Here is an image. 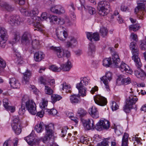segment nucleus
<instances>
[{
  "instance_id": "1",
  "label": "nucleus",
  "mask_w": 146,
  "mask_h": 146,
  "mask_svg": "<svg viewBox=\"0 0 146 146\" xmlns=\"http://www.w3.org/2000/svg\"><path fill=\"white\" fill-rule=\"evenodd\" d=\"M86 34L87 38L91 41L88 44V54L89 56H93L96 51V47L92 43V40L98 41L99 40V36L98 33H92V32H86Z\"/></svg>"
},
{
  "instance_id": "2",
  "label": "nucleus",
  "mask_w": 146,
  "mask_h": 146,
  "mask_svg": "<svg viewBox=\"0 0 146 146\" xmlns=\"http://www.w3.org/2000/svg\"><path fill=\"white\" fill-rule=\"evenodd\" d=\"M80 82L76 85V88L78 90L79 93L81 96L84 97L86 96V88L84 86H86L90 82V79L88 77H84L80 78Z\"/></svg>"
},
{
  "instance_id": "3",
  "label": "nucleus",
  "mask_w": 146,
  "mask_h": 146,
  "mask_svg": "<svg viewBox=\"0 0 146 146\" xmlns=\"http://www.w3.org/2000/svg\"><path fill=\"white\" fill-rule=\"evenodd\" d=\"M138 6L135 9V13L137 14V17L139 19H143L144 16L145 11V6L146 1L143 0H137Z\"/></svg>"
},
{
  "instance_id": "4",
  "label": "nucleus",
  "mask_w": 146,
  "mask_h": 146,
  "mask_svg": "<svg viewBox=\"0 0 146 146\" xmlns=\"http://www.w3.org/2000/svg\"><path fill=\"white\" fill-rule=\"evenodd\" d=\"M45 134L43 138L42 141L44 143L50 141L51 138L54 136V125L52 123L45 125Z\"/></svg>"
},
{
  "instance_id": "5",
  "label": "nucleus",
  "mask_w": 146,
  "mask_h": 146,
  "mask_svg": "<svg viewBox=\"0 0 146 146\" xmlns=\"http://www.w3.org/2000/svg\"><path fill=\"white\" fill-rule=\"evenodd\" d=\"M97 8L99 10V14L101 16H104L108 14L106 11L110 8V3L106 0L100 1L98 3Z\"/></svg>"
},
{
  "instance_id": "6",
  "label": "nucleus",
  "mask_w": 146,
  "mask_h": 146,
  "mask_svg": "<svg viewBox=\"0 0 146 146\" xmlns=\"http://www.w3.org/2000/svg\"><path fill=\"white\" fill-rule=\"evenodd\" d=\"M50 49L56 54L57 56L59 58H61L64 57L65 53L66 57L67 58H69L70 56V52L67 50L65 52L64 51L61 47L52 46L50 47Z\"/></svg>"
},
{
  "instance_id": "7",
  "label": "nucleus",
  "mask_w": 146,
  "mask_h": 146,
  "mask_svg": "<svg viewBox=\"0 0 146 146\" xmlns=\"http://www.w3.org/2000/svg\"><path fill=\"white\" fill-rule=\"evenodd\" d=\"M138 98L134 97L133 96L131 95L126 100V105L123 108L124 111L126 113H129L132 108L133 106L135 104L138 100Z\"/></svg>"
},
{
  "instance_id": "8",
  "label": "nucleus",
  "mask_w": 146,
  "mask_h": 146,
  "mask_svg": "<svg viewBox=\"0 0 146 146\" xmlns=\"http://www.w3.org/2000/svg\"><path fill=\"white\" fill-rule=\"evenodd\" d=\"M110 122L108 120L104 119L100 120L96 125L95 129L100 131L103 130H107L110 127Z\"/></svg>"
},
{
  "instance_id": "9",
  "label": "nucleus",
  "mask_w": 146,
  "mask_h": 146,
  "mask_svg": "<svg viewBox=\"0 0 146 146\" xmlns=\"http://www.w3.org/2000/svg\"><path fill=\"white\" fill-rule=\"evenodd\" d=\"M25 105L27 110L31 114L35 115L37 111L36 110V106L35 102L32 100H29L25 102Z\"/></svg>"
},
{
  "instance_id": "10",
  "label": "nucleus",
  "mask_w": 146,
  "mask_h": 146,
  "mask_svg": "<svg viewBox=\"0 0 146 146\" xmlns=\"http://www.w3.org/2000/svg\"><path fill=\"white\" fill-rule=\"evenodd\" d=\"M132 54V58L135 63L136 66L138 68H140L142 66L140 59L139 57V52L138 47L131 50Z\"/></svg>"
},
{
  "instance_id": "11",
  "label": "nucleus",
  "mask_w": 146,
  "mask_h": 146,
  "mask_svg": "<svg viewBox=\"0 0 146 146\" xmlns=\"http://www.w3.org/2000/svg\"><path fill=\"white\" fill-rule=\"evenodd\" d=\"M21 22V18L19 16L17 15L10 16L9 20L7 21L8 23L12 26L19 25Z\"/></svg>"
},
{
  "instance_id": "12",
  "label": "nucleus",
  "mask_w": 146,
  "mask_h": 146,
  "mask_svg": "<svg viewBox=\"0 0 146 146\" xmlns=\"http://www.w3.org/2000/svg\"><path fill=\"white\" fill-rule=\"evenodd\" d=\"M63 27H60L56 29V34L58 38L61 40H65L68 36L67 32L63 29Z\"/></svg>"
},
{
  "instance_id": "13",
  "label": "nucleus",
  "mask_w": 146,
  "mask_h": 146,
  "mask_svg": "<svg viewBox=\"0 0 146 146\" xmlns=\"http://www.w3.org/2000/svg\"><path fill=\"white\" fill-rule=\"evenodd\" d=\"M7 35L6 30L3 27L0 28V45L3 48H4L5 46Z\"/></svg>"
},
{
  "instance_id": "14",
  "label": "nucleus",
  "mask_w": 146,
  "mask_h": 146,
  "mask_svg": "<svg viewBox=\"0 0 146 146\" xmlns=\"http://www.w3.org/2000/svg\"><path fill=\"white\" fill-rule=\"evenodd\" d=\"M76 6L79 10H81L84 8L85 11H88L91 15H93L95 13V8L90 6H86L84 3L80 1L76 4Z\"/></svg>"
},
{
  "instance_id": "15",
  "label": "nucleus",
  "mask_w": 146,
  "mask_h": 146,
  "mask_svg": "<svg viewBox=\"0 0 146 146\" xmlns=\"http://www.w3.org/2000/svg\"><path fill=\"white\" fill-rule=\"evenodd\" d=\"M112 74L109 72H107L105 76L102 77L100 79L105 86V88L107 91L109 90L108 84V81H110L112 78Z\"/></svg>"
},
{
  "instance_id": "16",
  "label": "nucleus",
  "mask_w": 146,
  "mask_h": 146,
  "mask_svg": "<svg viewBox=\"0 0 146 146\" xmlns=\"http://www.w3.org/2000/svg\"><path fill=\"white\" fill-rule=\"evenodd\" d=\"M94 100L96 104L102 106L106 105L107 103L106 98L100 95H97L95 96Z\"/></svg>"
},
{
  "instance_id": "17",
  "label": "nucleus",
  "mask_w": 146,
  "mask_h": 146,
  "mask_svg": "<svg viewBox=\"0 0 146 146\" xmlns=\"http://www.w3.org/2000/svg\"><path fill=\"white\" fill-rule=\"evenodd\" d=\"M83 126L85 129L88 130L94 129L96 127L94 120L92 119L85 120L83 123Z\"/></svg>"
},
{
  "instance_id": "18",
  "label": "nucleus",
  "mask_w": 146,
  "mask_h": 146,
  "mask_svg": "<svg viewBox=\"0 0 146 146\" xmlns=\"http://www.w3.org/2000/svg\"><path fill=\"white\" fill-rule=\"evenodd\" d=\"M24 139L29 145H31L35 144L39 141V139H35L34 136H32L31 133L25 137Z\"/></svg>"
},
{
  "instance_id": "19",
  "label": "nucleus",
  "mask_w": 146,
  "mask_h": 146,
  "mask_svg": "<svg viewBox=\"0 0 146 146\" xmlns=\"http://www.w3.org/2000/svg\"><path fill=\"white\" fill-rule=\"evenodd\" d=\"M31 40V35L28 32H25L21 37V42L23 43L25 45L29 44Z\"/></svg>"
},
{
  "instance_id": "20",
  "label": "nucleus",
  "mask_w": 146,
  "mask_h": 146,
  "mask_svg": "<svg viewBox=\"0 0 146 146\" xmlns=\"http://www.w3.org/2000/svg\"><path fill=\"white\" fill-rule=\"evenodd\" d=\"M77 44L76 39L73 36L69 37V40L66 42V46L68 47L73 48Z\"/></svg>"
},
{
  "instance_id": "21",
  "label": "nucleus",
  "mask_w": 146,
  "mask_h": 146,
  "mask_svg": "<svg viewBox=\"0 0 146 146\" xmlns=\"http://www.w3.org/2000/svg\"><path fill=\"white\" fill-rule=\"evenodd\" d=\"M130 20L133 24L129 26L130 31H137L139 28V26L137 24V22L135 19H134L131 18H130Z\"/></svg>"
},
{
  "instance_id": "22",
  "label": "nucleus",
  "mask_w": 146,
  "mask_h": 146,
  "mask_svg": "<svg viewBox=\"0 0 146 146\" xmlns=\"http://www.w3.org/2000/svg\"><path fill=\"white\" fill-rule=\"evenodd\" d=\"M111 59L112 60H111V61L112 63V64L117 68L118 64L120 62V59L118 54L116 52L114 53L112 55Z\"/></svg>"
},
{
  "instance_id": "23",
  "label": "nucleus",
  "mask_w": 146,
  "mask_h": 146,
  "mask_svg": "<svg viewBox=\"0 0 146 146\" xmlns=\"http://www.w3.org/2000/svg\"><path fill=\"white\" fill-rule=\"evenodd\" d=\"M119 68L120 70L122 72L131 74L132 72V70L130 69L129 67L124 63H122L120 66L118 65L117 68Z\"/></svg>"
},
{
  "instance_id": "24",
  "label": "nucleus",
  "mask_w": 146,
  "mask_h": 146,
  "mask_svg": "<svg viewBox=\"0 0 146 146\" xmlns=\"http://www.w3.org/2000/svg\"><path fill=\"white\" fill-rule=\"evenodd\" d=\"M141 67L139 68L137 67L138 69L134 71V74L137 78L143 80L146 76V73L143 70L138 69Z\"/></svg>"
},
{
  "instance_id": "25",
  "label": "nucleus",
  "mask_w": 146,
  "mask_h": 146,
  "mask_svg": "<svg viewBox=\"0 0 146 146\" xmlns=\"http://www.w3.org/2000/svg\"><path fill=\"white\" fill-rule=\"evenodd\" d=\"M9 83L11 87L13 88L17 89L20 88V83L18 80L15 78H11L9 79Z\"/></svg>"
},
{
  "instance_id": "26",
  "label": "nucleus",
  "mask_w": 146,
  "mask_h": 146,
  "mask_svg": "<svg viewBox=\"0 0 146 146\" xmlns=\"http://www.w3.org/2000/svg\"><path fill=\"white\" fill-rule=\"evenodd\" d=\"M88 112L93 117L97 118L99 117V112L97 108L95 106H93L88 110Z\"/></svg>"
},
{
  "instance_id": "27",
  "label": "nucleus",
  "mask_w": 146,
  "mask_h": 146,
  "mask_svg": "<svg viewBox=\"0 0 146 146\" xmlns=\"http://www.w3.org/2000/svg\"><path fill=\"white\" fill-rule=\"evenodd\" d=\"M29 48V50L31 53L33 52V50L38 48V46L39 45V41L36 40L35 39L33 40L31 44H30Z\"/></svg>"
},
{
  "instance_id": "28",
  "label": "nucleus",
  "mask_w": 146,
  "mask_h": 146,
  "mask_svg": "<svg viewBox=\"0 0 146 146\" xmlns=\"http://www.w3.org/2000/svg\"><path fill=\"white\" fill-rule=\"evenodd\" d=\"M0 5L1 8L4 11L11 12L14 10V8L11 5L6 2H1Z\"/></svg>"
},
{
  "instance_id": "29",
  "label": "nucleus",
  "mask_w": 146,
  "mask_h": 146,
  "mask_svg": "<svg viewBox=\"0 0 146 146\" xmlns=\"http://www.w3.org/2000/svg\"><path fill=\"white\" fill-rule=\"evenodd\" d=\"M23 74L24 76L23 79L22 81V83L25 84H27L31 76V72L30 70H27L25 72L23 73Z\"/></svg>"
},
{
  "instance_id": "30",
  "label": "nucleus",
  "mask_w": 146,
  "mask_h": 146,
  "mask_svg": "<svg viewBox=\"0 0 146 146\" xmlns=\"http://www.w3.org/2000/svg\"><path fill=\"white\" fill-rule=\"evenodd\" d=\"M45 56L43 52L39 51L36 52L34 55V58L36 62H40L43 59Z\"/></svg>"
},
{
  "instance_id": "31",
  "label": "nucleus",
  "mask_w": 146,
  "mask_h": 146,
  "mask_svg": "<svg viewBox=\"0 0 146 146\" xmlns=\"http://www.w3.org/2000/svg\"><path fill=\"white\" fill-rule=\"evenodd\" d=\"M72 66L71 63L69 60H68L65 64H62L60 65L61 70H62L65 71H69Z\"/></svg>"
},
{
  "instance_id": "32",
  "label": "nucleus",
  "mask_w": 146,
  "mask_h": 146,
  "mask_svg": "<svg viewBox=\"0 0 146 146\" xmlns=\"http://www.w3.org/2000/svg\"><path fill=\"white\" fill-rule=\"evenodd\" d=\"M38 13V11L37 9L36 8H34L33 9L29 12V16H33L37 15ZM39 19V18L38 17H35L33 19H33Z\"/></svg>"
},
{
  "instance_id": "33",
  "label": "nucleus",
  "mask_w": 146,
  "mask_h": 146,
  "mask_svg": "<svg viewBox=\"0 0 146 146\" xmlns=\"http://www.w3.org/2000/svg\"><path fill=\"white\" fill-rule=\"evenodd\" d=\"M44 124L42 122H40L39 123L36 124L35 127V129L38 133L41 132L43 130L42 128Z\"/></svg>"
},
{
  "instance_id": "34",
  "label": "nucleus",
  "mask_w": 146,
  "mask_h": 146,
  "mask_svg": "<svg viewBox=\"0 0 146 146\" xmlns=\"http://www.w3.org/2000/svg\"><path fill=\"white\" fill-rule=\"evenodd\" d=\"M70 100L71 102L74 104L78 103L80 100V98L78 96L73 95L70 96Z\"/></svg>"
},
{
  "instance_id": "35",
  "label": "nucleus",
  "mask_w": 146,
  "mask_h": 146,
  "mask_svg": "<svg viewBox=\"0 0 146 146\" xmlns=\"http://www.w3.org/2000/svg\"><path fill=\"white\" fill-rule=\"evenodd\" d=\"M62 98L61 96L57 94H54L51 96L52 102L53 103H55L57 101H59Z\"/></svg>"
},
{
  "instance_id": "36",
  "label": "nucleus",
  "mask_w": 146,
  "mask_h": 146,
  "mask_svg": "<svg viewBox=\"0 0 146 146\" xmlns=\"http://www.w3.org/2000/svg\"><path fill=\"white\" fill-rule=\"evenodd\" d=\"M24 98H23L22 102L21 107L19 108L18 111L19 114L21 115H23L25 111V102H24Z\"/></svg>"
},
{
  "instance_id": "37",
  "label": "nucleus",
  "mask_w": 146,
  "mask_h": 146,
  "mask_svg": "<svg viewBox=\"0 0 146 146\" xmlns=\"http://www.w3.org/2000/svg\"><path fill=\"white\" fill-rule=\"evenodd\" d=\"M44 112H45L46 114H48L49 115H51L52 116H54L57 113V110L54 109H44Z\"/></svg>"
},
{
  "instance_id": "38",
  "label": "nucleus",
  "mask_w": 146,
  "mask_h": 146,
  "mask_svg": "<svg viewBox=\"0 0 146 146\" xmlns=\"http://www.w3.org/2000/svg\"><path fill=\"white\" fill-rule=\"evenodd\" d=\"M19 127H18V125L14 126L13 124L12 126L14 132L17 135H19L22 131L20 125H19Z\"/></svg>"
},
{
  "instance_id": "39",
  "label": "nucleus",
  "mask_w": 146,
  "mask_h": 146,
  "mask_svg": "<svg viewBox=\"0 0 146 146\" xmlns=\"http://www.w3.org/2000/svg\"><path fill=\"white\" fill-rule=\"evenodd\" d=\"M44 92L46 94L51 95L53 93V91L50 87L48 86V84H47L44 86Z\"/></svg>"
},
{
  "instance_id": "40",
  "label": "nucleus",
  "mask_w": 146,
  "mask_h": 146,
  "mask_svg": "<svg viewBox=\"0 0 146 146\" xmlns=\"http://www.w3.org/2000/svg\"><path fill=\"white\" fill-rule=\"evenodd\" d=\"M87 113L85 110L82 108H78L77 111V114L80 117H82L85 115Z\"/></svg>"
},
{
  "instance_id": "41",
  "label": "nucleus",
  "mask_w": 146,
  "mask_h": 146,
  "mask_svg": "<svg viewBox=\"0 0 146 146\" xmlns=\"http://www.w3.org/2000/svg\"><path fill=\"white\" fill-rule=\"evenodd\" d=\"M112 64L110 58H105L103 60V65L106 67H108Z\"/></svg>"
},
{
  "instance_id": "42",
  "label": "nucleus",
  "mask_w": 146,
  "mask_h": 146,
  "mask_svg": "<svg viewBox=\"0 0 146 146\" xmlns=\"http://www.w3.org/2000/svg\"><path fill=\"white\" fill-rule=\"evenodd\" d=\"M113 15L115 16H116V18L119 23H121L123 22V20L121 17L120 15H119V13L117 11H115Z\"/></svg>"
},
{
  "instance_id": "43",
  "label": "nucleus",
  "mask_w": 146,
  "mask_h": 146,
  "mask_svg": "<svg viewBox=\"0 0 146 146\" xmlns=\"http://www.w3.org/2000/svg\"><path fill=\"white\" fill-rule=\"evenodd\" d=\"M14 38L12 42L13 43H15L16 42H18L20 39V37L19 33L17 32H15L14 33Z\"/></svg>"
},
{
  "instance_id": "44",
  "label": "nucleus",
  "mask_w": 146,
  "mask_h": 146,
  "mask_svg": "<svg viewBox=\"0 0 146 146\" xmlns=\"http://www.w3.org/2000/svg\"><path fill=\"white\" fill-rule=\"evenodd\" d=\"M19 120L18 116H15L13 117V122L11 124V126L13 124L14 126L19 125Z\"/></svg>"
},
{
  "instance_id": "45",
  "label": "nucleus",
  "mask_w": 146,
  "mask_h": 146,
  "mask_svg": "<svg viewBox=\"0 0 146 146\" xmlns=\"http://www.w3.org/2000/svg\"><path fill=\"white\" fill-rule=\"evenodd\" d=\"M42 102L40 104V107L44 109H46V107L48 105V101L45 98H42Z\"/></svg>"
},
{
  "instance_id": "46",
  "label": "nucleus",
  "mask_w": 146,
  "mask_h": 146,
  "mask_svg": "<svg viewBox=\"0 0 146 146\" xmlns=\"http://www.w3.org/2000/svg\"><path fill=\"white\" fill-rule=\"evenodd\" d=\"M49 68L52 71L55 72H60L61 71V68L58 67L55 65L50 66Z\"/></svg>"
},
{
  "instance_id": "47",
  "label": "nucleus",
  "mask_w": 146,
  "mask_h": 146,
  "mask_svg": "<svg viewBox=\"0 0 146 146\" xmlns=\"http://www.w3.org/2000/svg\"><path fill=\"white\" fill-rule=\"evenodd\" d=\"M121 82L122 84L127 85L131 83V80L130 78L128 77L127 78L122 79L121 81Z\"/></svg>"
},
{
  "instance_id": "48",
  "label": "nucleus",
  "mask_w": 146,
  "mask_h": 146,
  "mask_svg": "<svg viewBox=\"0 0 146 146\" xmlns=\"http://www.w3.org/2000/svg\"><path fill=\"white\" fill-rule=\"evenodd\" d=\"M33 22H34L33 24L34 26L37 29H35L34 30H37L38 31H41L42 29H41V25L39 21H37L36 22L33 21Z\"/></svg>"
},
{
  "instance_id": "49",
  "label": "nucleus",
  "mask_w": 146,
  "mask_h": 146,
  "mask_svg": "<svg viewBox=\"0 0 146 146\" xmlns=\"http://www.w3.org/2000/svg\"><path fill=\"white\" fill-rule=\"evenodd\" d=\"M128 134L125 133L122 137V143H127L128 141Z\"/></svg>"
},
{
  "instance_id": "50",
  "label": "nucleus",
  "mask_w": 146,
  "mask_h": 146,
  "mask_svg": "<svg viewBox=\"0 0 146 146\" xmlns=\"http://www.w3.org/2000/svg\"><path fill=\"white\" fill-rule=\"evenodd\" d=\"M100 34L103 37H104L106 36L108 33V31L107 29L105 28H101L100 30Z\"/></svg>"
},
{
  "instance_id": "51",
  "label": "nucleus",
  "mask_w": 146,
  "mask_h": 146,
  "mask_svg": "<svg viewBox=\"0 0 146 146\" xmlns=\"http://www.w3.org/2000/svg\"><path fill=\"white\" fill-rule=\"evenodd\" d=\"M49 19L50 22L53 23L54 24H56V22H57L58 20L57 17L51 15L50 16Z\"/></svg>"
},
{
  "instance_id": "52",
  "label": "nucleus",
  "mask_w": 146,
  "mask_h": 146,
  "mask_svg": "<svg viewBox=\"0 0 146 146\" xmlns=\"http://www.w3.org/2000/svg\"><path fill=\"white\" fill-rule=\"evenodd\" d=\"M108 141L107 139L104 140L100 143L97 144V146H108Z\"/></svg>"
},
{
  "instance_id": "53",
  "label": "nucleus",
  "mask_w": 146,
  "mask_h": 146,
  "mask_svg": "<svg viewBox=\"0 0 146 146\" xmlns=\"http://www.w3.org/2000/svg\"><path fill=\"white\" fill-rule=\"evenodd\" d=\"M20 11L23 15L29 16V12L26 9L24 8H21L20 9Z\"/></svg>"
},
{
  "instance_id": "54",
  "label": "nucleus",
  "mask_w": 146,
  "mask_h": 146,
  "mask_svg": "<svg viewBox=\"0 0 146 146\" xmlns=\"http://www.w3.org/2000/svg\"><path fill=\"white\" fill-rule=\"evenodd\" d=\"M140 48L142 50H146V36L145 41L142 42L140 44Z\"/></svg>"
},
{
  "instance_id": "55",
  "label": "nucleus",
  "mask_w": 146,
  "mask_h": 146,
  "mask_svg": "<svg viewBox=\"0 0 146 146\" xmlns=\"http://www.w3.org/2000/svg\"><path fill=\"white\" fill-rule=\"evenodd\" d=\"M58 5H56L51 7L50 9L51 12L55 13H58V9L59 8V7H58Z\"/></svg>"
},
{
  "instance_id": "56",
  "label": "nucleus",
  "mask_w": 146,
  "mask_h": 146,
  "mask_svg": "<svg viewBox=\"0 0 146 146\" xmlns=\"http://www.w3.org/2000/svg\"><path fill=\"white\" fill-rule=\"evenodd\" d=\"M119 106L114 101H113L112 102V105L111 108L113 111H115L118 109Z\"/></svg>"
},
{
  "instance_id": "57",
  "label": "nucleus",
  "mask_w": 146,
  "mask_h": 146,
  "mask_svg": "<svg viewBox=\"0 0 146 146\" xmlns=\"http://www.w3.org/2000/svg\"><path fill=\"white\" fill-rule=\"evenodd\" d=\"M68 129L67 127L65 126L64 127L61 131V137H64L65 136L67 133V130Z\"/></svg>"
},
{
  "instance_id": "58",
  "label": "nucleus",
  "mask_w": 146,
  "mask_h": 146,
  "mask_svg": "<svg viewBox=\"0 0 146 146\" xmlns=\"http://www.w3.org/2000/svg\"><path fill=\"white\" fill-rule=\"evenodd\" d=\"M59 8L58 9V13H57L56 14L60 15L62 13H63L65 12L64 9L63 7L60 5H58V7Z\"/></svg>"
},
{
  "instance_id": "59",
  "label": "nucleus",
  "mask_w": 146,
  "mask_h": 146,
  "mask_svg": "<svg viewBox=\"0 0 146 146\" xmlns=\"http://www.w3.org/2000/svg\"><path fill=\"white\" fill-rule=\"evenodd\" d=\"M61 86L62 87V90H64L65 89L66 91V92H67L66 89L70 88V86L69 85L66 84V83L65 82L61 84Z\"/></svg>"
},
{
  "instance_id": "60",
  "label": "nucleus",
  "mask_w": 146,
  "mask_h": 146,
  "mask_svg": "<svg viewBox=\"0 0 146 146\" xmlns=\"http://www.w3.org/2000/svg\"><path fill=\"white\" fill-rule=\"evenodd\" d=\"M3 105L5 109H6L8 106L9 103L8 100L7 99L4 98L3 100Z\"/></svg>"
},
{
  "instance_id": "61",
  "label": "nucleus",
  "mask_w": 146,
  "mask_h": 146,
  "mask_svg": "<svg viewBox=\"0 0 146 146\" xmlns=\"http://www.w3.org/2000/svg\"><path fill=\"white\" fill-rule=\"evenodd\" d=\"M68 9L70 12H74L75 9L74 5L73 3H72L69 5L68 6Z\"/></svg>"
},
{
  "instance_id": "62",
  "label": "nucleus",
  "mask_w": 146,
  "mask_h": 146,
  "mask_svg": "<svg viewBox=\"0 0 146 146\" xmlns=\"http://www.w3.org/2000/svg\"><path fill=\"white\" fill-rule=\"evenodd\" d=\"M12 141L10 139L6 141L4 143L3 146H11L12 144Z\"/></svg>"
},
{
  "instance_id": "63",
  "label": "nucleus",
  "mask_w": 146,
  "mask_h": 146,
  "mask_svg": "<svg viewBox=\"0 0 146 146\" xmlns=\"http://www.w3.org/2000/svg\"><path fill=\"white\" fill-rule=\"evenodd\" d=\"M129 46L131 50L133 49H135V48H137L138 47L136 43L134 42H132L131 43Z\"/></svg>"
},
{
  "instance_id": "64",
  "label": "nucleus",
  "mask_w": 146,
  "mask_h": 146,
  "mask_svg": "<svg viewBox=\"0 0 146 146\" xmlns=\"http://www.w3.org/2000/svg\"><path fill=\"white\" fill-rule=\"evenodd\" d=\"M121 10L123 11L127 12L129 11V9L127 6L122 5L121 7Z\"/></svg>"
}]
</instances>
